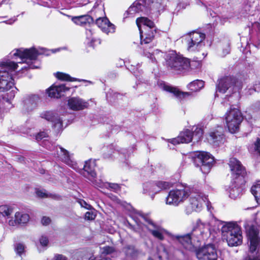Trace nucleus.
Here are the masks:
<instances>
[{"instance_id":"4be33fe9","label":"nucleus","mask_w":260,"mask_h":260,"mask_svg":"<svg viewBox=\"0 0 260 260\" xmlns=\"http://www.w3.org/2000/svg\"><path fill=\"white\" fill-rule=\"evenodd\" d=\"M208 140L211 144L215 146L223 144L224 142L223 128L222 126H218L216 129L211 132Z\"/></svg>"},{"instance_id":"a211bd4d","label":"nucleus","mask_w":260,"mask_h":260,"mask_svg":"<svg viewBox=\"0 0 260 260\" xmlns=\"http://www.w3.org/2000/svg\"><path fill=\"white\" fill-rule=\"evenodd\" d=\"M238 84V82H236L235 78L231 77H225L218 81L216 89L220 92L225 93L227 90L231 89L232 91L236 93L240 89Z\"/></svg>"},{"instance_id":"a18cd8bd","label":"nucleus","mask_w":260,"mask_h":260,"mask_svg":"<svg viewBox=\"0 0 260 260\" xmlns=\"http://www.w3.org/2000/svg\"><path fill=\"white\" fill-rule=\"evenodd\" d=\"M180 140H181V139H180L179 136H178V137H177V138L169 140V142L170 143H171L173 145H176V144L181 143Z\"/></svg>"},{"instance_id":"1a4fd4ad","label":"nucleus","mask_w":260,"mask_h":260,"mask_svg":"<svg viewBox=\"0 0 260 260\" xmlns=\"http://www.w3.org/2000/svg\"><path fill=\"white\" fill-rule=\"evenodd\" d=\"M136 23L140 32L141 44L143 45L150 43L156 32L154 22L147 17H141L137 19Z\"/></svg>"},{"instance_id":"7c9ffc66","label":"nucleus","mask_w":260,"mask_h":260,"mask_svg":"<svg viewBox=\"0 0 260 260\" xmlns=\"http://www.w3.org/2000/svg\"><path fill=\"white\" fill-rule=\"evenodd\" d=\"M143 190L144 193L155 194L158 192V189L156 188L155 183L153 182H146L143 184Z\"/></svg>"},{"instance_id":"e2e57ef3","label":"nucleus","mask_w":260,"mask_h":260,"mask_svg":"<svg viewBox=\"0 0 260 260\" xmlns=\"http://www.w3.org/2000/svg\"><path fill=\"white\" fill-rule=\"evenodd\" d=\"M118 95H119V94H116V96H117Z\"/></svg>"},{"instance_id":"09e8293b","label":"nucleus","mask_w":260,"mask_h":260,"mask_svg":"<svg viewBox=\"0 0 260 260\" xmlns=\"http://www.w3.org/2000/svg\"><path fill=\"white\" fill-rule=\"evenodd\" d=\"M144 54L148 58H149L150 59H151V60L152 61H155V58L153 57V55L149 52H147L146 51L144 50Z\"/></svg>"},{"instance_id":"c03bdc74","label":"nucleus","mask_w":260,"mask_h":260,"mask_svg":"<svg viewBox=\"0 0 260 260\" xmlns=\"http://www.w3.org/2000/svg\"><path fill=\"white\" fill-rule=\"evenodd\" d=\"M79 203L80 204V205L81 206V207H84L85 208V209H90L91 208V206L89 205V204H88L85 201H84V200H80L79 201Z\"/></svg>"},{"instance_id":"f257e3e1","label":"nucleus","mask_w":260,"mask_h":260,"mask_svg":"<svg viewBox=\"0 0 260 260\" xmlns=\"http://www.w3.org/2000/svg\"><path fill=\"white\" fill-rule=\"evenodd\" d=\"M41 53L36 48L29 49L21 48L13 50L10 53V57L13 59L19 58L21 61L8 60L2 63L0 66V91L5 92L10 89L14 85L11 72L18 68V63L26 62L27 60H36Z\"/></svg>"},{"instance_id":"bb28decb","label":"nucleus","mask_w":260,"mask_h":260,"mask_svg":"<svg viewBox=\"0 0 260 260\" xmlns=\"http://www.w3.org/2000/svg\"><path fill=\"white\" fill-rule=\"evenodd\" d=\"M13 208L8 205L0 206V222H6L7 220L11 217L13 213Z\"/></svg>"},{"instance_id":"ea45409f","label":"nucleus","mask_w":260,"mask_h":260,"mask_svg":"<svg viewBox=\"0 0 260 260\" xmlns=\"http://www.w3.org/2000/svg\"><path fill=\"white\" fill-rule=\"evenodd\" d=\"M96 214L93 211H88L85 214V219L88 220H92L95 219Z\"/></svg>"},{"instance_id":"6e6552de","label":"nucleus","mask_w":260,"mask_h":260,"mask_svg":"<svg viewBox=\"0 0 260 260\" xmlns=\"http://www.w3.org/2000/svg\"><path fill=\"white\" fill-rule=\"evenodd\" d=\"M189 197V206L185 209L186 214L189 215L193 211H200L204 204H206L208 209L210 210V203L208 201L207 197L198 189L191 188Z\"/></svg>"},{"instance_id":"423d86ee","label":"nucleus","mask_w":260,"mask_h":260,"mask_svg":"<svg viewBox=\"0 0 260 260\" xmlns=\"http://www.w3.org/2000/svg\"><path fill=\"white\" fill-rule=\"evenodd\" d=\"M222 238L230 246H237L242 243V231L235 222H225L221 228Z\"/></svg>"},{"instance_id":"6ab92c4d","label":"nucleus","mask_w":260,"mask_h":260,"mask_svg":"<svg viewBox=\"0 0 260 260\" xmlns=\"http://www.w3.org/2000/svg\"><path fill=\"white\" fill-rule=\"evenodd\" d=\"M141 219L144 220L147 224V228L152 235L155 238L162 240L165 238V236L168 234V232L161 226L155 224L153 221L148 218L143 216L141 217Z\"/></svg>"},{"instance_id":"ddd939ff","label":"nucleus","mask_w":260,"mask_h":260,"mask_svg":"<svg viewBox=\"0 0 260 260\" xmlns=\"http://www.w3.org/2000/svg\"><path fill=\"white\" fill-rule=\"evenodd\" d=\"M205 34L193 31L183 37V39L187 45V49L190 51H198L205 46L204 41Z\"/></svg>"},{"instance_id":"864d4df0","label":"nucleus","mask_w":260,"mask_h":260,"mask_svg":"<svg viewBox=\"0 0 260 260\" xmlns=\"http://www.w3.org/2000/svg\"><path fill=\"white\" fill-rule=\"evenodd\" d=\"M55 260H66L67 258L65 256L61 254H56L54 257Z\"/></svg>"},{"instance_id":"58836bf2","label":"nucleus","mask_w":260,"mask_h":260,"mask_svg":"<svg viewBox=\"0 0 260 260\" xmlns=\"http://www.w3.org/2000/svg\"><path fill=\"white\" fill-rule=\"evenodd\" d=\"M230 52V47L229 43H227L222 49L221 53L220 55L222 57H224Z\"/></svg>"},{"instance_id":"c756f323","label":"nucleus","mask_w":260,"mask_h":260,"mask_svg":"<svg viewBox=\"0 0 260 260\" xmlns=\"http://www.w3.org/2000/svg\"><path fill=\"white\" fill-rule=\"evenodd\" d=\"M204 86V82L202 80H194L187 85V88L192 92H197L200 90Z\"/></svg>"},{"instance_id":"4c0bfd02","label":"nucleus","mask_w":260,"mask_h":260,"mask_svg":"<svg viewBox=\"0 0 260 260\" xmlns=\"http://www.w3.org/2000/svg\"><path fill=\"white\" fill-rule=\"evenodd\" d=\"M36 192L37 196L40 198H48L51 196V194L45 189H37Z\"/></svg>"},{"instance_id":"8fccbe9b","label":"nucleus","mask_w":260,"mask_h":260,"mask_svg":"<svg viewBox=\"0 0 260 260\" xmlns=\"http://www.w3.org/2000/svg\"><path fill=\"white\" fill-rule=\"evenodd\" d=\"M255 148L260 155V138H257L256 142L255 143Z\"/></svg>"},{"instance_id":"680f3d73","label":"nucleus","mask_w":260,"mask_h":260,"mask_svg":"<svg viewBox=\"0 0 260 260\" xmlns=\"http://www.w3.org/2000/svg\"><path fill=\"white\" fill-rule=\"evenodd\" d=\"M148 260H153V259L152 258L149 257V258L148 259Z\"/></svg>"},{"instance_id":"b1692460","label":"nucleus","mask_w":260,"mask_h":260,"mask_svg":"<svg viewBox=\"0 0 260 260\" xmlns=\"http://www.w3.org/2000/svg\"><path fill=\"white\" fill-rule=\"evenodd\" d=\"M160 87L164 90L172 93L174 96L180 102L189 97L191 94L189 92L181 91L178 88L165 83H161Z\"/></svg>"},{"instance_id":"a878e982","label":"nucleus","mask_w":260,"mask_h":260,"mask_svg":"<svg viewBox=\"0 0 260 260\" xmlns=\"http://www.w3.org/2000/svg\"><path fill=\"white\" fill-rule=\"evenodd\" d=\"M29 220V216L28 214L23 211H18L15 214V219H10L8 223L11 226H15L17 224H24Z\"/></svg>"},{"instance_id":"603ef678","label":"nucleus","mask_w":260,"mask_h":260,"mask_svg":"<svg viewBox=\"0 0 260 260\" xmlns=\"http://www.w3.org/2000/svg\"><path fill=\"white\" fill-rule=\"evenodd\" d=\"M259 245H258L257 246V248L256 249H257V252H258V256L256 257H253V258H251V257H247L246 258V260H260V250H258V246Z\"/></svg>"},{"instance_id":"5701e85b","label":"nucleus","mask_w":260,"mask_h":260,"mask_svg":"<svg viewBox=\"0 0 260 260\" xmlns=\"http://www.w3.org/2000/svg\"><path fill=\"white\" fill-rule=\"evenodd\" d=\"M67 102L68 107L73 111L82 110L89 106L87 101L78 96L70 98Z\"/></svg>"},{"instance_id":"a19ab883","label":"nucleus","mask_w":260,"mask_h":260,"mask_svg":"<svg viewBox=\"0 0 260 260\" xmlns=\"http://www.w3.org/2000/svg\"><path fill=\"white\" fill-rule=\"evenodd\" d=\"M106 188H110L112 190L116 191L120 189V186L118 184L116 183H110L108 182L107 187Z\"/></svg>"},{"instance_id":"39448f33","label":"nucleus","mask_w":260,"mask_h":260,"mask_svg":"<svg viewBox=\"0 0 260 260\" xmlns=\"http://www.w3.org/2000/svg\"><path fill=\"white\" fill-rule=\"evenodd\" d=\"M162 0H137L128 9L127 13L131 16L140 12L149 14L157 13L162 9Z\"/></svg>"},{"instance_id":"2eb2a0df","label":"nucleus","mask_w":260,"mask_h":260,"mask_svg":"<svg viewBox=\"0 0 260 260\" xmlns=\"http://www.w3.org/2000/svg\"><path fill=\"white\" fill-rule=\"evenodd\" d=\"M198 260H217L219 252L213 244H207L196 251Z\"/></svg>"},{"instance_id":"dca6fc26","label":"nucleus","mask_w":260,"mask_h":260,"mask_svg":"<svg viewBox=\"0 0 260 260\" xmlns=\"http://www.w3.org/2000/svg\"><path fill=\"white\" fill-rule=\"evenodd\" d=\"M40 100L41 98L38 94L25 95L22 101L21 112L24 115L30 114L37 108Z\"/></svg>"},{"instance_id":"37998d69","label":"nucleus","mask_w":260,"mask_h":260,"mask_svg":"<svg viewBox=\"0 0 260 260\" xmlns=\"http://www.w3.org/2000/svg\"><path fill=\"white\" fill-rule=\"evenodd\" d=\"M125 252L127 255H132L134 252V248L133 246H128L125 248Z\"/></svg>"},{"instance_id":"f704fd0d","label":"nucleus","mask_w":260,"mask_h":260,"mask_svg":"<svg viewBox=\"0 0 260 260\" xmlns=\"http://www.w3.org/2000/svg\"><path fill=\"white\" fill-rule=\"evenodd\" d=\"M101 255L106 257V255L108 254H114L117 253L115 248L112 246H105L101 248Z\"/></svg>"},{"instance_id":"de8ad7c7","label":"nucleus","mask_w":260,"mask_h":260,"mask_svg":"<svg viewBox=\"0 0 260 260\" xmlns=\"http://www.w3.org/2000/svg\"><path fill=\"white\" fill-rule=\"evenodd\" d=\"M42 223L44 225H48L50 222L51 220L50 218L48 217L44 216L42 218L41 220Z\"/></svg>"},{"instance_id":"aec40b11","label":"nucleus","mask_w":260,"mask_h":260,"mask_svg":"<svg viewBox=\"0 0 260 260\" xmlns=\"http://www.w3.org/2000/svg\"><path fill=\"white\" fill-rule=\"evenodd\" d=\"M258 230L254 225L250 226L247 229V236L249 241V250L252 253L256 250L258 245V250H260V238L258 237Z\"/></svg>"},{"instance_id":"13d9d810","label":"nucleus","mask_w":260,"mask_h":260,"mask_svg":"<svg viewBox=\"0 0 260 260\" xmlns=\"http://www.w3.org/2000/svg\"><path fill=\"white\" fill-rule=\"evenodd\" d=\"M134 220L135 221L136 223H137V224L141 227V220L140 219H138L137 218H134Z\"/></svg>"},{"instance_id":"7ed1b4c3","label":"nucleus","mask_w":260,"mask_h":260,"mask_svg":"<svg viewBox=\"0 0 260 260\" xmlns=\"http://www.w3.org/2000/svg\"><path fill=\"white\" fill-rule=\"evenodd\" d=\"M229 165L233 176L229 187V196L232 199H236L242 194V185L245 183L244 176L246 172L241 162L235 158H230Z\"/></svg>"},{"instance_id":"c85d7f7f","label":"nucleus","mask_w":260,"mask_h":260,"mask_svg":"<svg viewBox=\"0 0 260 260\" xmlns=\"http://www.w3.org/2000/svg\"><path fill=\"white\" fill-rule=\"evenodd\" d=\"M55 77L60 80L65 81H83L84 82L88 83L89 84H92V82L90 81H88L86 80H80L77 78L71 77L69 74L62 73V72H57L55 73Z\"/></svg>"},{"instance_id":"cd10ccee","label":"nucleus","mask_w":260,"mask_h":260,"mask_svg":"<svg viewBox=\"0 0 260 260\" xmlns=\"http://www.w3.org/2000/svg\"><path fill=\"white\" fill-rule=\"evenodd\" d=\"M96 16H90L89 15H81L79 16L74 17L72 18L73 21L77 25H83L86 24H90L93 23L94 18H96Z\"/></svg>"},{"instance_id":"3c124183","label":"nucleus","mask_w":260,"mask_h":260,"mask_svg":"<svg viewBox=\"0 0 260 260\" xmlns=\"http://www.w3.org/2000/svg\"><path fill=\"white\" fill-rule=\"evenodd\" d=\"M38 67H36L32 64H28L27 63L24 66V67H22L21 68V70H27V69H36V68H38Z\"/></svg>"},{"instance_id":"393cba45","label":"nucleus","mask_w":260,"mask_h":260,"mask_svg":"<svg viewBox=\"0 0 260 260\" xmlns=\"http://www.w3.org/2000/svg\"><path fill=\"white\" fill-rule=\"evenodd\" d=\"M69 90V88L66 87L65 84L53 85L47 90V93L51 98H59L63 95V93Z\"/></svg>"},{"instance_id":"5fc2aeb1","label":"nucleus","mask_w":260,"mask_h":260,"mask_svg":"<svg viewBox=\"0 0 260 260\" xmlns=\"http://www.w3.org/2000/svg\"><path fill=\"white\" fill-rule=\"evenodd\" d=\"M255 222L260 226V213H257L255 217Z\"/></svg>"},{"instance_id":"72a5a7b5","label":"nucleus","mask_w":260,"mask_h":260,"mask_svg":"<svg viewBox=\"0 0 260 260\" xmlns=\"http://www.w3.org/2000/svg\"><path fill=\"white\" fill-rule=\"evenodd\" d=\"M90 181L96 187H99L101 188L107 187L108 182L104 181V180L101 177L100 178H95V176L94 179Z\"/></svg>"},{"instance_id":"473e14b6","label":"nucleus","mask_w":260,"mask_h":260,"mask_svg":"<svg viewBox=\"0 0 260 260\" xmlns=\"http://www.w3.org/2000/svg\"><path fill=\"white\" fill-rule=\"evenodd\" d=\"M86 35L87 39L90 41V46L94 47L96 45L101 44V40L92 37V31L90 29H87L86 30Z\"/></svg>"},{"instance_id":"f8f14e48","label":"nucleus","mask_w":260,"mask_h":260,"mask_svg":"<svg viewBox=\"0 0 260 260\" xmlns=\"http://www.w3.org/2000/svg\"><path fill=\"white\" fill-rule=\"evenodd\" d=\"M194 164L200 167L204 174L208 173L214 161V157L209 153L204 151H198L192 156Z\"/></svg>"},{"instance_id":"79ce46f5","label":"nucleus","mask_w":260,"mask_h":260,"mask_svg":"<svg viewBox=\"0 0 260 260\" xmlns=\"http://www.w3.org/2000/svg\"><path fill=\"white\" fill-rule=\"evenodd\" d=\"M47 137V134L45 132H41L38 133L36 136V140H37L38 141L41 140L42 139L46 138Z\"/></svg>"},{"instance_id":"6e6d98bb","label":"nucleus","mask_w":260,"mask_h":260,"mask_svg":"<svg viewBox=\"0 0 260 260\" xmlns=\"http://www.w3.org/2000/svg\"><path fill=\"white\" fill-rule=\"evenodd\" d=\"M89 260H112L109 257H104V256L101 255L100 258H94V259H91L90 258Z\"/></svg>"},{"instance_id":"0e129e2a","label":"nucleus","mask_w":260,"mask_h":260,"mask_svg":"<svg viewBox=\"0 0 260 260\" xmlns=\"http://www.w3.org/2000/svg\"><path fill=\"white\" fill-rule=\"evenodd\" d=\"M236 95L237 96H238V94H236Z\"/></svg>"},{"instance_id":"c9c22d12","label":"nucleus","mask_w":260,"mask_h":260,"mask_svg":"<svg viewBox=\"0 0 260 260\" xmlns=\"http://www.w3.org/2000/svg\"><path fill=\"white\" fill-rule=\"evenodd\" d=\"M155 187L158 189L159 192L161 189H166L169 188L171 186V184L168 182L159 181L156 182H154Z\"/></svg>"},{"instance_id":"20e7f679","label":"nucleus","mask_w":260,"mask_h":260,"mask_svg":"<svg viewBox=\"0 0 260 260\" xmlns=\"http://www.w3.org/2000/svg\"><path fill=\"white\" fill-rule=\"evenodd\" d=\"M209 234V225L198 219L190 233L178 237V239L184 248L192 250L196 243H199L207 238Z\"/></svg>"},{"instance_id":"e433bc0d","label":"nucleus","mask_w":260,"mask_h":260,"mask_svg":"<svg viewBox=\"0 0 260 260\" xmlns=\"http://www.w3.org/2000/svg\"><path fill=\"white\" fill-rule=\"evenodd\" d=\"M25 245L21 243H16L15 245V250L16 252L21 255L25 251Z\"/></svg>"},{"instance_id":"49530a36","label":"nucleus","mask_w":260,"mask_h":260,"mask_svg":"<svg viewBox=\"0 0 260 260\" xmlns=\"http://www.w3.org/2000/svg\"><path fill=\"white\" fill-rule=\"evenodd\" d=\"M40 242L42 246H46L48 243V238L46 237L42 236L40 239Z\"/></svg>"},{"instance_id":"bf43d9fd","label":"nucleus","mask_w":260,"mask_h":260,"mask_svg":"<svg viewBox=\"0 0 260 260\" xmlns=\"http://www.w3.org/2000/svg\"><path fill=\"white\" fill-rule=\"evenodd\" d=\"M132 70V71L133 72L134 75L136 76H137L138 75L136 74V71H135L134 69H131Z\"/></svg>"},{"instance_id":"f03ea898","label":"nucleus","mask_w":260,"mask_h":260,"mask_svg":"<svg viewBox=\"0 0 260 260\" xmlns=\"http://www.w3.org/2000/svg\"><path fill=\"white\" fill-rule=\"evenodd\" d=\"M48 149L51 151H54V152L52 153L53 155L89 180L92 181L94 179L96 175L94 172L95 160L89 159L85 161L84 167L82 169L79 168L77 162L72 158L68 151L63 148L60 146H53L52 145Z\"/></svg>"},{"instance_id":"4468645a","label":"nucleus","mask_w":260,"mask_h":260,"mask_svg":"<svg viewBox=\"0 0 260 260\" xmlns=\"http://www.w3.org/2000/svg\"><path fill=\"white\" fill-rule=\"evenodd\" d=\"M243 120L240 111L236 108L231 109L225 115V121L229 131L235 133L239 129V125Z\"/></svg>"},{"instance_id":"0eeeda50","label":"nucleus","mask_w":260,"mask_h":260,"mask_svg":"<svg viewBox=\"0 0 260 260\" xmlns=\"http://www.w3.org/2000/svg\"><path fill=\"white\" fill-rule=\"evenodd\" d=\"M165 60L166 65L168 70L174 73L180 74L188 71L189 69V60L177 55L173 51L166 55Z\"/></svg>"},{"instance_id":"f3484780","label":"nucleus","mask_w":260,"mask_h":260,"mask_svg":"<svg viewBox=\"0 0 260 260\" xmlns=\"http://www.w3.org/2000/svg\"><path fill=\"white\" fill-rule=\"evenodd\" d=\"M203 129L197 126H194L192 128V132L189 129H186L181 132L179 135L181 143H188L192 140L194 142L199 141L203 137Z\"/></svg>"},{"instance_id":"052dcab7","label":"nucleus","mask_w":260,"mask_h":260,"mask_svg":"<svg viewBox=\"0 0 260 260\" xmlns=\"http://www.w3.org/2000/svg\"><path fill=\"white\" fill-rule=\"evenodd\" d=\"M249 7H250V6H248V7H247L246 8H247V9L246 10V11H247V10H249Z\"/></svg>"},{"instance_id":"412c9836","label":"nucleus","mask_w":260,"mask_h":260,"mask_svg":"<svg viewBox=\"0 0 260 260\" xmlns=\"http://www.w3.org/2000/svg\"><path fill=\"white\" fill-rule=\"evenodd\" d=\"M40 117L52 123L53 126L57 131H60L62 127V120L57 114L52 111H44L40 113Z\"/></svg>"},{"instance_id":"4d7b16f0","label":"nucleus","mask_w":260,"mask_h":260,"mask_svg":"<svg viewBox=\"0 0 260 260\" xmlns=\"http://www.w3.org/2000/svg\"><path fill=\"white\" fill-rule=\"evenodd\" d=\"M254 109L256 111L260 110V102H256L253 106Z\"/></svg>"},{"instance_id":"2f4dec72","label":"nucleus","mask_w":260,"mask_h":260,"mask_svg":"<svg viewBox=\"0 0 260 260\" xmlns=\"http://www.w3.org/2000/svg\"><path fill=\"white\" fill-rule=\"evenodd\" d=\"M251 192L254 196L256 202L260 205V181L251 187Z\"/></svg>"},{"instance_id":"9b49d317","label":"nucleus","mask_w":260,"mask_h":260,"mask_svg":"<svg viewBox=\"0 0 260 260\" xmlns=\"http://www.w3.org/2000/svg\"><path fill=\"white\" fill-rule=\"evenodd\" d=\"M104 13L103 7H98L96 6H93L90 11V16H96L95 23L101 30L107 35L113 34L115 31V26L111 23L106 17H102Z\"/></svg>"},{"instance_id":"9d476101","label":"nucleus","mask_w":260,"mask_h":260,"mask_svg":"<svg viewBox=\"0 0 260 260\" xmlns=\"http://www.w3.org/2000/svg\"><path fill=\"white\" fill-rule=\"evenodd\" d=\"M191 188L185 186L171 190L166 198V204L174 207L178 206L189 198Z\"/></svg>"}]
</instances>
